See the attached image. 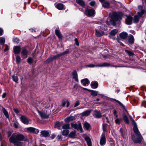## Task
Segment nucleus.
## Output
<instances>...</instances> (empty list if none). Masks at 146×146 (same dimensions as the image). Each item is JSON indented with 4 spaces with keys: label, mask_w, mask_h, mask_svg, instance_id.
Returning <instances> with one entry per match:
<instances>
[{
    "label": "nucleus",
    "mask_w": 146,
    "mask_h": 146,
    "mask_svg": "<svg viewBox=\"0 0 146 146\" xmlns=\"http://www.w3.org/2000/svg\"><path fill=\"white\" fill-rule=\"evenodd\" d=\"M131 121L134 125L133 130L134 133L137 137V138H136L135 136L134 135H133L132 136V140L135 143H140L141 142L142 140L143 139V137L137 128V124L134 120L133 119Z\"/></svg>",
    "instance_id": "nucleus-1"
},
{
    "label": "nucleus",
    "mask_w": 146,
    "mask_h": 146,
    "mask_svg": "<svg viewBox=\"0 0 146 146\" xmlns=\"http://www.w3.org/2000/svg\"><path fill=\"white\" fill-rule=\"evenodd\" d=\"M111 18L110 20V23L113 25H115L117 22H119L122 19V14L119 12H115L112 13L109 15Z\"/></svg>",
    "instance_id": "nucleus-2"
},
{
    "label": "nucleus",
    "mask_w": 146,
    "mask_h": 146,
    "mask_svg": "<svg viewBox=\"0 0 146 146\" xmlns=\"http://www.w3.org/2000/svg\"><path fill=\"white\" fill-rule=\"evenodd\" d=\"M84 13L87 16H93L95 14V11L93 9H86Z\"/></svg>",
    "instance_id": "nucleus-3"
},
{
    "label": "nucleus",
    "mask_w": 146,
    "mask_h": 146,
    "mask_svg": "<svg viewBox=\"0 0 146 146\" xmlns=\"http://www.w3.org/2000/svg\"><path fill=\"white\" fill-rule=\"evenodd\" d=\"M16 133H13L9 139L10 142L15 144L17 141Z\"/></svg>",
    "instance_id": "nucleus-4"
},
{
    "label": "nucleus",
    "mask_w": 146,
    "mask_h": 146,
    "mask_svg": "<svg viewBox=\"0 0 146 146\" xmlns=\"http://www.w3.org/2000/svg\"><path fill=\"white\" fill-rule=\"evenodd\" d=\"M71 125L72 127L75 129H77L78 130L79 129L80 131H82V130L81 124L80 123H78L75 124L71 123Z\"/></svg>",
    "instance_id": "nucleus-5"
},
{
    "label": "nucleus",
    "mask_w": 146,
    "mask_h": 146,
    "mask_svg": "<svg viewBox=\"0 0 146 146\" xmlns=\"http://www.w3.org/2000/svg\"><path fill=\"white\" fill-rule=\"evenodd\" d=\"M28 51L25 48H24L21 51V56L22 58L24 59L26 58L28 55Z\"/></svg>",
    "instance_id": "nucleus-6"
},
{
    "label": "nucleus",
    "mask_w": 146,
    "mask_h": 146,
    "mask_svg": "<svg viewBox=\"0 0 146 146\" xmlns=\"http://www.w3.org/2000/svg\"><path fill=\"white\" fill-rule=\"evenodd\" d=\"M27 130L28 131L31 133H33L35 134L38 133L39 132V130L38 129L32 127L27 128Z\"/></svg>",
    "instance_id": "nucleus-7"
},
{
    "label": "nucleus",
    "mask_w": 146,
    "mask_h": 146,
    "mask_svg": "<svg viewBox=\"0 0 146 146\" xmlns=\"http://www.w3.org/2000/svg\"><path fill=\"white\" fill-rule=\"evenodd\" d=\"M21 47L18 46H15L13 48V52L15 54H18L20 52Z\"/></svg>",
    "instance_id": "nucleus-8"
},
{
    "label": "nucleus",
    "mask_w": 146,
    "mask_h": 146,
    "mask_svg": "<svg viewBox=\"0 0 146 146\" xmlns=\"http://www.w3.org/2000/svg\"><path fill=\"white\" fill-rule=\"evenodd\" d=\"M20 119L22 122L24 124H29V121L25 116L21 115Z\"/></svg>",
    "instance_id": "nucleus-9"
},
{
    "label": "nucleus",
    "mask_w": 146,
    "mask_h": 146,
    "mask_svg": "<svg viewBox=\"0 0 146 146\" xmlns=\"http://www.w3.org/2000/svg\"><path fill=\"white\" fill-rule=\"evenodd\" d=\"M38 113L41 117L43 119L47 118L48 117L49 115L46 114L44 113H43L40 111L38 110H37Z\"/></svg>",
    "instance_id": "nucleus-10"
},
{
    "label": "nucleus",
    "mask_w": 146,
    "mask_h": 146,
    "mask_svg": "<svg viewBox=\"0 0 146 146\" xmlns=\"http://www.w3.org/2000/svg\"><path fill=\"white\" fill-rule=\"evenodd\" d=\"M133 18L130 16H127V18L125 20L126 24L128 25H130L132 23Z\"/></svg>",
    "instance_id": "nucleus-11"
},
{
    "label": "nucleus",
    "mask_w": 146,
    "mask_h": 146,
    "mask_svg": "<svg viewBox=\"0 0 146 146\" xmlns=\"http://www.w3.org/2000/svg\"><path fill=\"white\" fill-rule=\"evenodd\" d=\"M72 76L73 78L77 82H78V74L77 73L76 70H74L72 72Z\"/></svg>",
    "instance_id": "nucleus-12"
},
{
    "label": "nucleus",
    "mask_w": 146,
    "mask_h": 146,
    "mask_svg": "<svg viewBox=\"0 0 146 146\" xmlns=\"http://www.w3.org/2000/svg\"><path fill=\"white\" fill-rule=\"evenodd\" d=\"M94 117L96 118H100V111L95 110L94 111V113L93 115Z\"/></svg>",
    "instance_id": "nucleus-13"
},
{
    "label": "nucleus",
    "mask_w": 146,
    "mask_h": 146,
    "mask_svg": "<svg viewBox=\"0 0 146 146\" xmlns=\"http://www.w3.org/2000/svg\"><path fill=\"white\" fill-rule=\"evenodd\" d=\"M75 118L74 116L68 117L64 119L65 121L67 123L69 122L75 120Z\"/></svg>",
    "instance_id": "nucleus-14"
},
{
    "label": "nucleus",
    "mask_w": 146,
    "mask_h": 146,
    "mask_svg": "<svg viewBox=\"0 0 146 146\" xmlns=\"http://www.w3.org/2000/svg\"><path fill=\"white\" fill-rule=\"evenodd\" d=\"M104 0H101V3H103L102 6L105 8H108L110 7L109 3L107 1H104Z\"/></svg>",
    "instance_id": "nucleus-15"
},
{
    "label": "nucleus",
    "mask_w": 146,
    "mask_h": 146,
    "mask_svg": "<svg viewBox=\"0 0 146 146\" xmlns=\"http://www.w3.org/2000/svg\"><path fill=\"white\" fill-rule=\"evenodd\" d=\"M128 36L127 33L125 32H122L119 34V36L120 38L122 39H125L127 38Z\"/></svg>",
    "instance_id": "nucleus-16"
},
{
    "label": "nucleus",
    "mask_w": 146,
    "mask_h": 146,
    "mask_svg": "<svg viewBox=\"0 0 146 146\" xmlns=\"http://www.w3.org/2000/svg\"><path fill=\"white\" fill-rule=\"evenodd\" d=\"M91 111V110H88L82 113L81 115L82 116H87L90 115Z\"/></svg>",
    "instance_id": "nucleus-17"
},
{
    "label": "nucleus",
    "mask_w": 146,
    "mask_h": 146,
    "mask_svg": "<svg viewBox=\"0 0 146 146\" xmlns=\"http://www.w3.org/2000/svg\"><path fill=\"white\" fill-rule=\"evenodd\" d=\"M84 138L87 142L88 146H91L92 142L90 138L88 136H86Z\"/></svg>",
    "instance_id": "nucleus-18"
},
{
    "label": "nucleus",
    "mask_w": 146,
    "mask_h": 146,
    "mask_svg": "<svg viewBox=\"0 0 146 146\" xmlns=\"http://www.w3.org/2000/svg\"><path fill=\"white\" fill-rule=\"evenodd\" d=\"M16 136L17 137V141H22L24 138V137L23 135L21 134H17L16 133Z\"/></svg>",
    "instance_id": "nucleus-19"
},
{
    "label": "nucleus",
    "mask_w": 146,
    "mask_h": 146,
    "mask_svg": "<svg viewBox=\"0 0 146 146\" xmlns=\"http://www.w3.org/2000/svg\"><path fill=\"white\" fill-rule=\"evenodd\" d=\"M128 42L130 44H132L134 42V38L133 36L131 35H129L128 38Z\"/></svg>",
    "instance_id": "nucleus-20"
},
{
    "label": "nucleus",
    "mask_w": 146,
    "mask_h": 146,
    "mask_svg": "<svg viewBox=\"0 0 146 146\" xmlns=\"http://www.w3.org/2000/svg\"><path fill=\"white\" fill-rule=\"evenodd\" d=\"M81 82L83 83V84L84 86H86L89 84V81L87 78L82 80Z\"/></svg>",
    "instance_id": "nucleus-21"
},
{
    "label": "nucleus",
    "mask_w": 146,
    "mask_h": 146,
    "mask_svg": "<svg viewBox=\"0 0 146 146\" xmlns=\"http://www.w3.org/2000/svg\"><path fill=\"white\" fill-rule=\"evenodd\" d=\"M106 140L105 136L104 135L102 136L101 138V145H104L105 144Z\"/></svg>",
    "instance_id": "nucleus-22"
},
{
    "label": "nucleus",
    "mask_w": 146,
    "mask_h": 146,
    "mask_svg": "<svg viewBox=\"0 0 146 146\" xmlns=\"http://www.w3.org/2000/svg\"><path fill=\"white\" fill-rule=\"evenodd\" d=\"M122 116L125 122L127 124H129V121L127 116L125 113H123L122 114Z\"/></svg>",
    "instance_id": "nucleus-23"
},
{
    "label": "nucleus",
    "mask_w": 146,
    "mask_h": 146,
    "mask_svg": "<svg viewBox=\"0 0 146 146\" xmlns=\"http://www.w3.org/2000/svg\"><path fill=\"white\" fill-rule=\"evenodd\" d=\"M98 83L95 82H92L91 83V86L93 88H96L98 86Z\"/></svg>",
    "instance_id": "nucleus-24"
},
{
    "label": "nucleus",
    "mask_w": 146,
    "mask_h": 146,
    "mask_svg": "<svg viewBox=\"0 0 146 146\" xmlns=\"http://www.w3.org/2000/svg\"><path fill=\"white\" fill-rule=\"evenodd\" d=\"M56 59V58L55 56H54L52 57H49L46 60L45 62L46 63H49Z\"/></svg>",
    "instance_id": "nucleus-25"
},
{
    "label": "nucleus",
    "mask_w": 146,
    "mask_h": 146,
    "mask_svg": "<svg viewBox=\"0 0 146 146\" xmlns=\"http://www.w3.org/2000/svg\"><path fill=\"white\" fill-rule=\"evenodd\" d=\"M56 7L58 9L61 10L64 8V5L62 3H59L56 5Z\"/></svg>",
    "instance_id": "nucleus-26"
},
{
    "label": "nucleus",
    "mask_w": 146,
    "mask_h": 146,
    "mask_svg": "<svg viewBox=\"0 0 146 146\" xmlns=\"http://www.w3.org/2000/svg\"><path fill=\"white\" fill-rule=\"evenodd\" d=\"M41 135L43 137H47L49 135V133L48 132L45 131H42L41 132Z\"/></svg>",
    "instance_id": "nucleus-27"
},
{
    "label": "nucleus",
    "mask_w": 146,
    "mask_h": 146,
    "mask_svg": "<svg viewBox=\"0 0 146 146\" xmlns=\"http://www.w3.org/2000/svg\"><path fill=\"white\" fill-rule=\"evenodd\" d=\"M90 124L87 122H85L84 124V128L87 130H89L90 127Z\"/></svg>",
    "instance_id": "nucleus-28"
},
{
    "label": "nucleus",
    "mask_w": 146,
    "mask_h": 146,
    "mask_svg": "<svg viewBox=\"0 0 146 146\" xmlns=\"http://www.w3.org/2000/svg\"><path fill=\"white\" fill-rule=\"evenodd\" d=\"M118 31V30L117 29L113 30L111 31L110 33V34L111 35L114 36L117 33Z\"/></svg>",
    "instance_id": "nucleus-29"
},
{
    "label": "nucleus",
    "mask_w": 146,
    "mask_h": 146,
    "mask_svg": "<svg viewBox=\"0 0 146 146\" xmlns=\"http://www.w3.org/2000/svg\"><path fill=\"white\" fill-rule=\"evenodd\" d=\"M2 111L5 117L7 118H9V115L8 112L6 109L4 108H2Z\"/></svg>",
    "instance_id": "nucleus-30"
},
{
    "label": "nucleus",
    "mask_w": 146,
    "mask_h": 146,
    "mask_svg": "<svg viewBox=\"0 0 146 146\" xmlns=\"http://www.w3.org/2000/svg\"><path fill=\"white\" fill-rule=\"evenodd\" d=\"M76 132L75 131H74L70 132L69 135V136L70 138L74 137L76 135Z\"/></svg>",
    "instance_id": "nucleus-31"
},
{
    "label": "nucleus",
    "mask_w": 146,
    "mask_h": 146,
    "mask_svg": "<svg viewBox=\"0 0 146 146\" xmlns=\"http://www.w3.org/2000/svg\"><path fill=\"white\" fill-rule=\"evenodd\" d=\"M55 34L56 36L59 38H62V36L61 34L60 33V32L58 30H55Z\"/></svg>",
    "instance_id": "nucleus-32"
},
{
    "label": "nucleus",
    "mask_w": 146,
    "mask_h": 146,
    "mask_svg": "<svg viewBox=\"0 0 146 146\" xmlns=\"http://www.w3.org/2000/svg\"><path fill=\"white\" fill-rule=\"evenodd\" d=\"M76 3L82 6L84 5L85 3L82 0H76Z\"/></svg>",
    "instance_id": "nucleus-33"
},
{
    "label": "nucleus",
    "mask_w": 146,
    "mask_h": 146,
    "mask_svg": "<svg viewBox=\"0 0 146 146\" xmlns=\"http://www.w3.org/2000/svg\"><path fill=\"white\" fill-rule=\"evenodd\" d=\"M5 39L3 37H0V44L3 45L5 43Z\"/></svg>",
    "instance_id": "nucleus-34"
},
{
    "label": "nucleus",
    "mask_w": 146,
    "mask_h": 146,
    "mask_svg": "<svg viewBox=\"0 0 146 146\" xmlns=\"http://www.w3.org/2000/svg\"><path fill=\"white\" fill-rule=\"evenodd\" d=\"M100 66V65H95L93 64H90L86 66L87 67H89L90 68H94L95 67Z\"/></svg>",
    "instance_id": "nucleus-35"
},
{
    "label": "nucleus",
    "mask_w": 146,
    "mask_h": 146,
    "mask_svg": "<svg viewBox=\"0 0 146 146\" xmlns=\"http://www.w3.org/2000/svg\"><path fill=\"white\" fill-rule=\"evenodd\" d=\"M69 132V131L67 130H64L62 132V134L65 136H67Z\"/></svg>",
    "instance_id": "nucleus-36"
},
{
    "label": "nucleus",
    "mask_w": 146,
    "mask_h": 146,
    "mask_svg": "<svg viewBox=\"0 0 146 146\" xmlns=\"http://www.w3.org/2000/svg\"><path fill=\"white\" fill-rule=\"evenodd\" d=\"M90 92H91V94L92 96H96L98 94V92H97L91 90V91Z\"/></svg>",
    "instance_id": "nucleus-37"
},
{
    "label": "nucleus",
    "mask_w": 146,
    "mask_h": 146,
    "mask_svg": "<svg viewBox=\"0 0 146 146\" xmlns=\"http://www.w3.org/2000/svg\"><path fill=\"white\" fill-rule=\"evenodd\" d=\"M21 59L20 56L18 55L16 57V61L17 64H19L21 62Z\"/></svg>",
    "instance_id": "nucleus-38"
},
{
    "label": "nucleus",
    "mask_w": 146,
    "mask_h": 146,
    "mask_svg": "<svg viewBox=\"0 0 146 146\" xmlns=\"http://www.w3.org/2000/svg\"><path fill=\"white\" fill-rule=\"evenodd\" d=\"M133 21L134 23H137L139 22V17L138 16H135L134 17Z\"/></svg>",
    "instance_id": "nucleus-39"
},
{
    "label": "nucleus",
    "mask_w": 146,
    "mask_h": 146,
    "mask_svg": "<svg viewBox=\"0 0 146 146\" xmlns=\"http://www.w3.org/2000/svg\"><path fill=\"white\" fill-rule=\"evenodd\" d=\"M61 124V123L60 122H56L55 125V127L58 129H59L60 125Z\"/></svg>",
    "instance_id": "nucleus-40"
},
{
    "label": "nucleus",
    "mask_w": 146,
    "mask_h": 146,
    "mask_svg": "<svg viewBox=\"0 0 146 146\" xmlns=\"http://www.w3.org/2000/svg\"><path fill=\"white\" fill-rule=\"evenodd\" d=\"M80 104V102L79 100H77L74 104V107L78 106Z\"/></svg>",
    "instance_id": "nucleus-41"
},
{
    "label": "nucleus",
    "mask_w": 146,
    "mask_h": 146,
    "mask_svg": "<svg viewBox=\"0 0 146 146\" xmlns=\"http://www.w3.org/2000/svg\"><path fill=\"white\" fill-rule=\"evenodd\" d=\"M69 124H67L62 126V128L64 129H68L69 128Z\"/></svg>",
    "instance_id": "nucleus-42"
},
{
    "label": "nucleus",
    "mask_w": 146,
    "mask_h": 146,
    "mask_svg": "<svg viewBox=\"0 0 146 146\" xmlns=\"http://www.w3.org/2000/svg\"><path fill=\"white\" fill-rule=\"evenodd\" d=\"M125 51L126 53L129 56H133V53L130 51L125 50Z\"/></svg>",
    "instance_id": "nucleus-43"
},
{
    "label": "nucleus",
    "mask_w": 146,
    "mask_h": 146,
    "mask_svg": "<svg viewBox=\"0 0 146 146\" xmlns=\"http://www.w3.org/2000/svg\"><path fill=\"white\" fill-rule=\"evenodd\" d=\"M13 80L16 82H17V81L18 80V78L17 76H12Z\"/></svg>",
    "instance_id": "nucleus-44"
},
{
    "label": "nucleus",
    "mask_w": 146,
    "mask_h": 146,
    "mask_svg": "<svg viewBox=\"0 0 146 146\" xmlns=\"http://www.w3.org/2000/svg\"><path fill=\"white\" fill-rule=\"evenodd\" d=\"M33 59L31 57L29 58L27 60V62L30 64H31L33 62Z\"/></svg>",
    "instance_id": "nucleus-45"
},
{
    "label": "nucleus",
    "mask_w": 146,
    "mask_h": 146,
    "mask_svg": "<svg viewBox=\"0 0 146 146\" xmlns=\"http://www.w3.org/2000/svg\"><path fill=\"white\" fill-rule=\"evenodd\" d=\"M103 131H106L107 129V125L106 124H103L102 125Z\"/></svg>",
    "instance_id": "nucleus-46"
},
{
    "label": "nucleus",
    "mask_w": 146,
    "mask_h": 146,
    "mask_svg": "<svg viewBox=\"0 0 146 146\" xmlns=\"http://www.w3.org/2000/svg\"><path fill=\"white\" fill-rule=\"evenodd\" d=\"M96 34L97 36H100V31L97 30H96Z\"/></svg>",
    "instance_id": "nucleus-47"
},
{
    "label": "nucleus",
    "mask_w": 146,
    "mask_h": 146,
    "mask_svg": "<svg viewBox=\"0 0 146 146\" xmlns=\"http://www.w3.org/2000/svg\"><path fill=\"white\" fill-rule=\"evenodd\" d=\"M113 100H114L115 101H116L123 108H125L124 106H123V104L121 102H120L119 101L115 99H113Z\"/></svg>",
    "instance_id": "nucleus-48"
},
{
    "label": "nucleus",
    "mask_w": 146,
    "mask_h": 146,
    "mask_svg": "<svg viewBox=\"0 0 146 146\" xmlns=\"http://www.w3.org/2000/svg\"><path fill=\"white\" fill-rule=\"evenodd\" d=\"M64 55V54H63V52L61 53H60V54H58L56 55H55V56L56 58H57L60 56H62L63 55Z\"/></svg>",
    "instance_id": "nucleus-49"
},
{
    "label": "nucleus",
    "mask_w": 146,
    "mask_h": 146,
    "mask_svg": "<svg viewBox=\"0 0 146 146\" xmlns=\"http://www.w3.org/2000/svg\"><path fill=\"white\" fill-rule=\"evenodd\" d=\"M95 2L94 1H92L90 2V5L92 6H94V5H95Z\"/></svg>",
    "instance_id": "nucleus-50"
},
{
    "label": "nucleus",
    "mask_w": 146,
    "mask_h": 146,
    "mask_svg": "<svg viewBox=\"0 0 146 146\" xmlns=\"http://www.w3.org/2000/svg\"><path fill=\"white\" fill-rule=\"evenodd\" d=\"M13 42L15 43H18L19 42V40L17 38H15L13 40Z\"/></svg>",
    "instance_id": "nucleus-51"
},
{
    "label": "nucleus",
    "mask_w": 146,
    "mask_h": 146,
    "mask_svg": "<svg viewBox=\"0 0 146 146\" xmlns=\"http://www.w3.org/2000/svg\"><path fill=\"white\" fill-rule=\"evenodd\" d=\"M9 49V47L7 45H6L4 50L5 52L8 51Z\"/></svg>",
    "instance_id": "nucleus-52"
},
{
    "label": "nucleus",
    "mask_w": 146,
    "mask_h": 146,
    "mask_svg": "<svg viewBox=\"0 0 146 146\" xmlns=\"http://www.w3.org/2000/svg\"><path fill=\"white\" fill-rule=\"evenodd\" d=\"M66 103V101L65 100H63L62 101V106L63 107L65 106Z\"/></svg>",
    "instance_id": "nucleus-53"
},
{
    "label": "nucleus",
    "mask_w": 146,
    "mask_h": 146,
    "mask_svg": "<svg viewBox=\"0 0 146 146\" xmlns=\"http://www.w3.org/2000/svg\"><path fill=\"white\" fill-rule=\"evenodd\" d=\"M143 106L144 107L146 106V101H143L141 106Z\"/></svg>",
    "instance_id": "nucleus-54"
},
{
    "label": "nucleus",
    "mask_w": 146,
    "mask_h": 146,
    "mask_svg": "<svg viewBox=\"0 0 146 146\" xmlns=\"http://www.w3.org/2000/svg\"><path fill=\"white\" fill-rule=\"evenodd\" d=\"M120 120L118 118H117L115 120V122L116 124H119Z\"/></svg>",
    "instance_id": "nucleus-55"
},
{
    "label": "nucleus",
    "mask_w": 146,
    "mask_h": 146,
    "mask_svg": "<svg viewBox=\"0 0 146 146\" xmlns=\"http://www.w3.org/2000/svg\"><path fill=\"white\" fill-rule=\"evenodd\" d=\"M143 13H144V12L143 11H141V12L140 13L138 12V17L139 16H140V17L143 14Z\"/></svg>",
    "instance_id": "nucleus-56"
},
{
    "label": "nucleus",
    "mask_w": 146,
    "mask_h": 146,
    "mask_svg": "<svg viewBox=\"0 0 146 146\" xmlns=\"http://www.w3.org/2000/svg\"><path fill=\"white\" fill-rule=\"evenodd\" d=\"M14 127L16 128H18V124L17 123H14Z\"/></svg>",
    "instance_id": "nucleus-57"
},
{
    "label": "nucleus",
    "mask_w": 146,
    "mask_h": 146,
    "mask_svg": "<svg viewBox=\"0 0 146 146\" xmlns=\"http://www.w3.org/2000/svg\"><path fill=\"white\" fill-rule=\"evenodd\" d=\"M56 138L58 140H61L62 139L61 136L59 135H58L57 136Z\"/></svg>",
    "instance_id": "nucleus-58"
},
{
    "label": "nucleus",
    "mask_w": 146,
    "mask_h": 146,
    "mask_svg": "<svg viewBox=\"0 0 146 146\" xmlns=\"http://www.w3.org/2000/svg\"><path fill=\"white\" fill-rule=\"evenodd\" d=\"M3 34V30L2 29L0 28V35H2Z\"/></svg>",
    "instance_id": "nucleus-59"
},
{
    "label": "nucleus",
    "mask_w": 146,
    "mask_h": 146,
    "mask_svg": "<svg viewBox=\"0 0 146 146\" xmlns=\"http://www.w3.org/2000/svg\"><path fill=\"white\" fill-rule=\"evenodd\" d=\"M101 66H108V64L106 63H104L103 64H101Z\"/></svg>",
    "instance_id": "nucleus-60"
},
{
    "label": "nucleus",
    "mask_w": 146,
    "mask_h": 146,
    "mask_svg": "<svg viewBox=\"0 0 146 146\" xmlns=\"http://www.w3.org/2000/svg\"><path fill=\"white\" fill-rule=\"evenodd\" d=\"M69 52V50L67 49L64 52H63V53L64 55H65L66 54H68Z\"/></svg>",
    "instance_id": "nucleus-61"
},
{
    "label": "nucleus",
    "mask_w": 146,
    "mask_h": 146,
    "mask_svg": "<svg viewBox=\"0 0 146 146\" xmlns=\"http://www.w3.org/2000/svg\"><path fill=\"white\" fill-rule=\"evenodd\" d=\"M78 87V86L77 84H75L74 85L73 88L75 90L77 89Z\"/></svg>",
    "instance_id": "nucleus-62"
},
{
    "label": "nucleus",
    "mask_w": 146,
    "mask_h": 146,
    "mask_svg": "<svg viewBox=\"0 0 146 146\" xmlns=\"http://www.w3.org/2000/svg\"><path fill=\"white\" fill-rule=\"evenodd\" d=\"M66 103H67L66 107H68L69 106H70V103L69 101L68 100L66 101Z\"/></svg>",
    "instance_id": "nucleus-63"
},
{
    "label": "nucleus",
    "mask_w": 146,
    "mask_h": 146,
    "mask_svg": "<svg viewBox=\"0 0 146 146\" xmlns=\"http://www.w3.org/2000/svg\"><path fill=\"white\" fill-rule=\"evenodd\" d=\"M14 111L16 113H18L19 112V110L17 109H14Z\"/></svg>",
    "instance_id": "nucleus-64"
}]
</instances>
